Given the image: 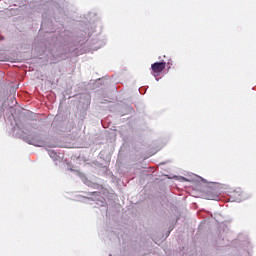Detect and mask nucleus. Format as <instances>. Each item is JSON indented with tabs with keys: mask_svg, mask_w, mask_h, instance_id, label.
Segmentation results:
<instances>
[{
	"mask_svg": "<svg viewBox=\"0 0 256 256\" xmlns=\"http://www.w3.org/2000/svg\"><path fill=\"white\" fill-rule=\"evenodd\" d=\"M166 67V63L165 62H156L153 63L151 65V74L153 75V77H159V75H161V73H163V70Z\"/></svg>",
	"mask_w": 256,
	"mask_h": 256,
	"instance_id": "f257e3e1",
	"label": "nucleus"
},
{
	"mask_svg": "<svg viewBox=\"0 0 256 256\" xmlns=\"http://www.w3.org/2000/svg\"><path fill=\"white\" fill-rule=\"evenodd\" d=\"M206 199H208L209 201H219V194H217L215 192V190H209L206 195H205Z\"/></svg>",
	"mask_w": 256,
	"mask_h": 256,
	"instance_id": "f03ea898",
	"label": "nucleus"
}]
</instances>
